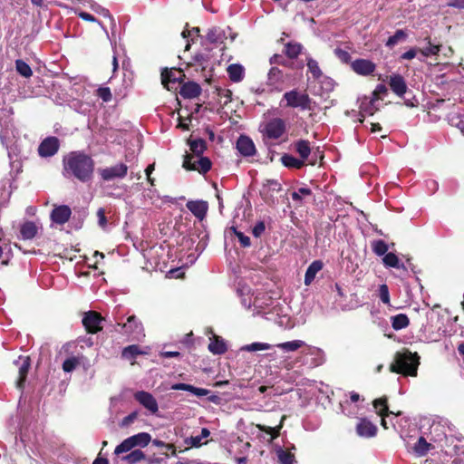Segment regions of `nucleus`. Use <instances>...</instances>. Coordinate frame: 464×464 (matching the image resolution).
Wrapping results in <instances>:
<instances>
[{"label":"nucleus","instance_id":"f257e3e1","mask_svg":"<svg viewBox=\"0 0 464 464\" xmlns=\"http://www.w3.org/2000/svg\"><path fill=\"white\" fill-rule=\"evenodd\" d=\"M94 165L92 158L85 152L71 151L63 159V176L82 183L89 182L93 177Z\"/></svg>","mask_w":464,"mask_h":464},{"label":"nucleus","instance_id":"f03ea898","mask_svg":"<svg viewBox=\"0 0 464 464\" xmlns=\"http://www.w3.org/2000/svg\"><path fill=\"white\" fill-rule=\"evenodd\" d=\"M419 365V356L409 351L397 353L394 362L391 364V372L404 375L416 376Z\"/></svg>","mask_w":464,"mask_h":464},{"label":"nucleus","instance_id":"7ed1b4c3","mask_svg":"<svg viewBox=\"0 0 464 464\" xmlns=\"http://www.w3.org/2000/svg\"><path fill=\"white\" fill-rule=\"evenodd\" d=\"M284 100L288 107L300 108L302 110L310 109L311 99L304 92H299L295 90L286 92L284 94Z\"/></svg>","mask_w":464,"mask_h":464},{"label":"nucleus","instance_id":"20e7f679","mask_svg":"<svg viewBox=\"0 0 464 464\" xmlns=\"http://www.w3.org/2000/svg\"><path fill=\"white\" fill-rule=\"evenodd\" d=\"M118 325L121 326L123 333L130 335L132 340L139 341L145 336L143 326L141 323L137 320L135 315L129 316L125 324H119Z\"/></svg>","mask_w":464,"mask_h":464},{"label":"nucleus","instance_id":"39448f33","mask_svg":"<svg viewBox=\"0 0 464 464\" xmlns=\"http://www.w3.org/2000/svg\"><path fill=\"white\" fill-rule=\"evenodd\" d=\"M265 136L271 140H276L285 131V122L282 119L275 118L266 123L264 127Z\"/></svg>","mask_w":464,"mask_h":464},{"label":"nucleus","instance_id":"423d86ee","mask_svg":"<svg viewBox=\"0 0 464 464\" xmlns=\"http://www.w3.org/2000/svg\"><path fill=\"white\" fill-rule=\"evenodd\" d=\"M127 171L128 167L123 163L99 169V173L104 181H110L114 179H121L126 176Z\"/></svg>","mask_w":464,"mask_h":464},{"label":"nucleus","instance_id":"0eeeda50","mask_svg":"<svg viewBox=\"0 0 464 464\" xmlns=\"http://www.w3.org/2000/svg\"><path fill=\"white\" fill-rule=\"evenodd\" d=\"M184 76L183 72L177 69L165 70L161 72V82L164 87L169 91L176 89V84L179 83V81Z\"/></svg>","mask_w":464,"mask_h":464},{"label":"nucleus","instance_id":"6e6552de","mask_svg":"<svg viewBox=\"0 0 464 464\" xmlns=\"http://www.w3.org/2000/svg\"><path fill=\"white\" fill-rule=\"evenodd\" d=\"M134 399L150 413L155 414L158 412V402L151 393L140 391L134 393Z\"/></svg>","mask_w":464,"mask_h":464},{"label":"nucleus","instance_id":"1a4fd4ad","mask_svg":"<svg viewBox=\"0 0 464 464\" xmlns=\"http://www.w3.org/2000/svg\"><path fill=\"white\" fill-rule=\"evenodd\" d=\"M103 318L96 312H89L82 318V324L89 333L95 334L102 329Z\"/></svg>","mask_w":464,"mask_h":464},{"label":"nucleus","instance_id":"9d476101","mask_svg":"<svg viewBox=\"0 0 464 464\" xmlns=\"http://www.w3.org/2000/svg\"><path fill=\"white\" fill-rule=\"evenodd\" d=\"M59 149V140L55 137H49L44 140L38 148V152L41 157H52Z\"/></svg>","mask_w":464,"mask_h":464},{"label":"nucleus","instance_id":"9b49d317","mask_svg":"<svg viewBox=\"0 0 464 464\" xmlns=\"http://www.w3.org/2000/svg\"><path fill=\"white\" fill-rule=\"evenodd\" d=\"M388 79L392 91L399 97H402L408 89L404 78L401 74L393 73L390 75Z\"/></svg>","mask_w":464,"mask_h":464},{"label":"nucleus","instance_id":"f8f14e48","mask_svg":"<svg viewBox=\"0 0 464 464\" xmlns=\"http://www.w3.org/2000/svg\"><path fill=\"white\" fill-rule=\"evenodd\" d=\"M351 66L356 73L363 76L372 74L376 68L372 62L366 59H357L352 63Z\"/></svg>","mask_w":464,"mask_h":464},{"label":"nucleus","instance_id":"ddd939ff","mask_svg":"<svg viewBox=\"0 0 464 464\" xmlns=\"http://www.w3.org/2000/svg\"><path fill=\"white\" fill-rule=\"evenodd\" d=\"M71 215V208L66 205H61L53 209L51 219L56 224L63 225L70 219Z\"/></svg>","mask_w":464,"mask_h":464},{"label":"nucleus","instance_id":"4468645a","mask_svg":"<svg viewBox=\"0 0 464 464\" xmlns=\"http://www.w3.org/2000/svg\"><path fill=\"white\" fill-rule=\"evenodd\" d=\"M237 149L245 157L256 154V147L253 140L246 136H240L237 141Z\"/></svg>","mask_w":464,"mask_h":464},{"label":"nucleus","instance_id":"2eb2a0df","mask_svg":"<svg viewBox=\"0 0 464 464\" xmlns=\"http://www.w3.org/2000/svg\"><path fill=\"white\" fill-rule=\"evenodd\" d=\"M14 363L18 367L19 378L16 382L18 388H22L24 382L27 377L28 371L30 368V358L28 356H20Z\"/></svg>","mask_w":464,"mask_h":464},{"label":"nucleus","instance_id":"dca6fc26","mask_svg":"<svg viewBox=\"0 0 464 464\" xmlns=\"http://www.w3.org/2000/svg\"><path fill=\"white\" fill-rule=\"evenodd\" d=\"M41 227L33 221H25L20 226V236L24 240H31L35 237Z\"/></svg>","mask_w":464,"mask_h":464},{"label":"nucleus","instance_id":"f3484780","mask_svg":"<svg viewBox=\"0 0 464 464\" xmlns=\"http://www.w3.org/2000/svg\"><path fill=\"white\" fill-rule=\"evenodd\" d=\"M356 431L361 437L370 438L375 436L377 428L371 421L363 419L357 424Z\"/></svg>","mask_w":464,"mask_h":464},{"label":"nucleus","instance_id":"a211bd4d","mask_svg":"<svg viewBox=\"0 0 464 464\" xmlns=\"http://www.w3.org/2000/svg\"><path fill=\"white\" fill-rule=\"evenodd\" d=\"M378 101L376 98L372 97H363L360 100V111L363 115H372L375 111L379 110Z\"/></svg>","mask_w":464,"mask_h":464},{"label":"nucleus","instance_id":"6ab92c4d","mask_svg":"<svg viewBox=\"0 0 464 464\" xmlns=\"http://www.w3.org/2000/svg\"><path fill=\"white\" fill-rule=\"evenodd\" d=\"M201 92L200 86L194 82H188L184 84H182L179 93L182 97L192 99L197 96H198Z\"/></svg>","mask_w":464,"mask_h":464},{"label":"nucleus","instance_id":"aec40b11","mask_svg":"<svg viewBox=\"0 0 464 464\" xmlns=\"http://www.w3.org/2000/svg\"><path fill=\"white\" fill-rule=\"evenodd\" d=\"M280 190L281 184L277 180L268 179L263 186L261 195L265 200L268 201L273 198L275 192H278Z\"/></svg>","mask_w":464,"mask_h":464},{"label":"nucleus","instance_id":"412c9836","mask_svg":"<svg viewBox=\"0 0 464 464\" xmlns=\"http://www.w3.org/2000/svg\"><path fill=\"white\" fill-rule=\"evenodd\" d=\"M209 435L210 431L207 428H203L200 435L188 437L185 439L184 443L190 448H198L207 444V441H203V440L208 438Z\"/></svg>","mask_w":464,"mask_h":464},{"label":"nucleus","instance_id":"4be33fe9","mask_svg":"<svg viewBox=\"0 0 464 464\" xmlns=\"http://www.w3.org/2000/svg\"><path fill=\"white\" fill-rule=\"evenodd\" d=\"M324 264L321 260H314L306 269L304 275V285H310L315 278L318 272L323 269Z\"/></svg>","mask_w":464,"mask_h":464},{"label":"nucleus","instance_id":"5701e85b","mask_svg":"<svg viewBox=\"0 0 464 464\" xmlns=\"http://www.w3.org/2000/svg\"><path fill=\"white\" fill-rule=\"evenodd\" d=\"M373 407L377 413L382 417V425L384 429H388L384 416L393 414V411H390L387 406V401L385 398L377 399L373 401Z\"/></svg>","mask_w":464,"mask_h":464},{"label":"nucleus","instance_id":"b1692460","mask_svg":"<svg viewBox=\"0 0 464 464\" xmlns=\"http://www.w3.org/2000/svg\"><path fill=\"white\" fill-rule=\"evenodd\" d=\"M208 350L214 354H223L227 352V347L225 341L219 336L213 334L210 338Z\"/></svg>","mask_w":464,"mask_h":464},{"label":"nucleus","instance_id":"393cba45","mask_svg":"<svg viewBox=\"0 0 464 464\" xmlns=\"http://www.w3.org/2000/svg\"><path fill=\"white\" fill-rule=\"evenodd\" d=\"M229 79L234 82H240L245 76V68L238 63H232L227 69Z\"/></svg>","mask_w":464,"mask_h":464},{"label":"nucleus","instance_id":"a878e982","mask_svg":"<svg viewBox=\"0 0 464 464\" xmlns=\"http://www.w3.org/2000/svg\"><path fill=\"white\" fill-rule=\"evenodd\" d=\"M187 208L199 218H202L208 210L207 203L204 201H188Z\"/></svg>","mask_w":464,"mask_h":464},{"label":"nucleus","instance_id":"bb28decb","mask_svg":"<svg viewBox=\"0 0 464 464\" xmlns=\"http://www.w3.org/2000/svg\"><path fill=\"white\" fill-rule=\"evenodd\" d=\"M172 390L177 391H187L190 392L191 393L195 394L196 396L201 397L206 396L208 393V391L202 388H197L190 384L187 383H176L171 386Z\"/></svg>","mask_w":464,"mask_h":464},{"label":"nucleus","instance_id":"cd10ccee","mask_svg":"<svg viewBox=\"0 0 464 464\" xmlns=\"http://www.w3.org/2000/svg\"><path fill=\"white\" fill-rule=\"evenodd\" d=\"M207 38L212 44H220L223 43L227 36L223 29L219 27H213L208 30Z\"/></svg>","mask_w":464,"mask_h":464},{"label":"nucleus","instance_id":"c85d7f7f","mask_svg":"<svg viewBox=\"0 0 464 464\" xmlns=\"http://www.w3.org/2000/svg\"><path fill=\"white\" fill-rule=\"evenodd\" d=\"M188 145L191 151L188 155L200 156L207 148L206 141L202 139L188 140Z\"/></svg>","mask_w":464,"mask_h":464},{"label":"nucleus","instance_id":"c756f323","mask_svg":"<svg viewBox=\"0 0 464 464\" xmlns=\"http://www.w3.org/2000/svg\"><path fill=\"white\" fill-rule=\"evenodd\" d=\"M382 262L386 267H393V268H401L405 269L404 265L400 261L398 256L393 253H387L383 258Z\"/></svg>","mask_w":464,"mask_h":464},{"label":"nucleus","instance_id":"7c9ffc66","mask_svg":"<svg viewBox=\"0 0 464 464\" xmlns=\"http://www.w3.org/2000/svg\"><path fill=\"white\" fill-rule=\"evenodd\" d=\"M295 150L303 160H307L311 153L310 143L307 140H300L295 144Z\"/></svg>","mask_w":464,"mask_h":464},{"label":"nucleus","instance_id":"2f4dec72","mask_svg":"<svg viewBox=\"0 0 464 464\" xmlns=\"http://www.w3.org/2000/svg\"><path fill=\"white\" fill-rule=\"evenodd\" d=\"M128 464H136L145 459V454L140 450H134L121 458Z\"/></svg>","mask_w":464,"mask_h":464},{"label":"nucleus","instance_id":"473e14b6","mask_svg":"<svg viewBox=\"0 0 464 464\" xmlns=\"http://www.w3.org/2000/svg\"><path fill=\"white\" fill-rule=\"evenodd\" d=\"M306 346L305 343L302 340H294L290 342L277 343L276 347L285 351V352H294L299 348Z\"/></svg>","mask_w":464,"mask_h":464},{"label":"nucleus","instance_id":"72a5a7b5","mask_svg":"<svg viewBox=\"0 0 464 464\" xmlns=\"http://www.w3.org/2000/svg\"><path fill=\"white\" fill-rule=\"evenodd\" d=\"M135 447L144 448L146 447L151 440V436L147 432H140L133 436H130Z\"/></svg>","mask_w":464,"mask_h":464},{"label":"nucleus","instance_id":"f704fd0d","mask_svg":"<svg viewBox=\"0 0 464 464\" xmlns=\"http://www.w3.org/2000/svg\"><path fill=\"white\" fill-rule=\"evenodd\" d=\"M82 356H70L63 363V370L65 372H71L82 362Z\"/></svg>","mask_w":464,"mask_h":464},{"label":"nucleus","instance_id":"c9c22d12","mask_svg":"<svg viewBox=\"0 0 464 464\" xmlns=\"http://www.w3.org/2000/svg\"><path fill=\"white\" fill-rule=\"evenodd\" d=\"M409 318L406 314H400L392 317V326L394 330H401L409 325Z\"/></svg>","mask_w":464,"mask_h":464},{"label":"nucleus","instance_id":"e433bc0d","mask_svg":"<svg viewBox=\"0 0 464 464\" xmlns=\"http://www.w3.org/2000/svg\"><path fill=\"white\" fill-rule=\"evenodd\" d=\"M282 163L288 168L301 169L304 165V160H298L292 155L285 154L281 158Z\"/></svg>","mask_w":464,"mask_h":464},{"label":"nucleus","instance_id":"4c0bfd02","mask_svg":"<svg viewBox=\"0 0 464 464\" xmlns=\"http://www.w3.org/2000/svg\"><path fill=\"white\" fill-rule=\"evenodd\" d=\"M134 448L136 447L130 437H129L115 448L114 454L119 456L121 454L134 450Z\"/></svg>","mask_w":464,"mask_h":464},{"label":"nucleus","instance_id":"58836bf2","mask_svg":"<svg viewBox=\"0 0 464 464\" xmlns=\"http://www.w3.org/2000/svg\"><path fill=\"white\" fill-rule=\"evenodd\" d=\"M430 444L426 441L423 437L419 438L413 447V450L418 456H424L430 450Z\"/></svg>","mask_w":464,"mask_h":464},{"label":"nucleus","instance_id":"ea45409f","mask_svg":"<svg viewBox=\"0 0 464 464\" xmlns=\"http://www.w3.org/2000/svg\"><path fill=\"white\" fill-rule=\"evenodd\" d=\"M283 72L276 67H272L268 72V84L276 86L282 82Z\"/></svg>","mask_w":464,"mask_h":464},{"label":"nucleus","instance_id":"a19ab883","mask_svg":"<svg viewBox=\"0 0 464 464\" xmlns=\"http://www.w3.org/2000/svg\"><path fill=\"white\" fill-rule=\"evenodd\" d=\"M307 355L315 356L314 365H320L324 362V352L320 348L314 346H307L306 351L304 352Z\"/></svg>","mask_w":464,"mask_h":464},{"label":"nucleus","instance_id":"79ce46f5","mask_svg":"<svg viewBox=\"0 0 464 464\" xmlns=\"http://www.w3.org/2000/svg\"><path fill=\"white\" fill-rule=\"evenodd\" d=\"M216 92L218 97V102L223 106L231 102L232 92L230 90L219 87L216 89Z\"/></svg>","mask_w":464,"mask_h":464},{"label":"nucleus","instance_id":"37998d69","mask_svg":"<svg viewBox=\"0 0 464 464\" xmlns=\"http://www.w3.org/2000/svg\"><path fill=\"white\" fill-rule=\"evenodd\" d=\"M406 37L407 34L403 30H397L392 36L389 37V39L386 42V46L392 48L400 42L404 41Z\"/></svg>","mask_w":464,"mask_h":464},{"label":"nucleus","instance_id":"c03bdc74","mask_svg":"<svg viewBox=\"0 0 464 464\" xmlns=\"http://www.w3.org/2000/svg\"><path fill=\"white\" fill-rule=\"evenodd\" d=\"M301 51L302 45L297 43H288L285 47V54L291 59L297 57Z\"/></svg>","mask_w":464,"mask_h":464},{"label":"nucleus","instance_id":"a18cd8bd","mask_svg":"<svg viewBox=\"0 0 464 464\" xmlns=\"http://www.w3.org/2000/svg\"><path fill=\"white\" fill-rule=\"evenodd\" d=\"M372 251L377 256H385L389 249L388 245L383 240H374L372 242Z\"/></svg>","mask_w":464,"mask_h":464},{"label":"nucleus","instance_id":"49530a36","mask_svg":"<svg viewBox=\"0 0 464 464\" xmlns=\"http://www.w3.org/2000/svg\"><path fill=\"white\" fill-rule=\"evenodd\" d=\"M272 347L271 344L266 343H253L250 344H246L241 348L242 351L246 352H256V351H264L268 350Z\"/></svg>","mask_w":464,"mask_h":464},{"label":"nucleus","instance_id":"de8ad7c7","mask_svg":"<svg viewBox=\"0 0 464 464\" xmlns=\"http://www.w3.org/2000/svg\"><path fill=\"white\" fill-rule=\"evenodd\" d=\"M201 158L200 156L197 155H186L184 161H183V167L188 170H195L196 166L198 164V159Z\"/></svg>","mask_w":464,"mask_h":464},{"label":"nucleus","instance_id":"09e8293b","mask_svg":"<svg viewBox=\"0 0 464 464\" xmlns=\"http://www.w3.org/2000/svg\"><path fill=\"white\" fill-rule=\"evenodd\" d=\"M17 72L24 77H30L32 75V70L30 66L22 60H17L15 63Z\"/></svg>","mask_w":464,"mask_h":464},{"label":"nucleus","instance_id":"8fccbe9b","mask_svg":"<svg viewBox=\"0 0 464 464\" xmlns=\"http://www.w3.org/2000/svg\"><path fill=\"white\" fill-rule=\"evenodd\" d=\"M307 67L314 78L318 79L322 76V72L319 68L318 63L315 60L309 58L307 60Z\"/></svg>","mask_w":464,"mask_h":464},{"label":"nucleus","instance_id":"3c124183","mask_svg":"<svg viewBox=\"0 0 464 464\" xmlns=\"http://www.w3.org/2000/svg\"><path fill=\"white\" fill-rule=\"evenodd\" d=\"M195 170H198L200 173H206L211 168V161L207 157H202L198 159V164L195 165Z\"/></svg>","mask_w":464,"mask_h":464},{"label":"nucleus","instance_id":"603ef678","mask_svg":"<svg viewBox=\"0 0 464 464\" xmlns=\"http://www.w3.org/2000/svg\"><path fill=\"white\" fill-rule=\"evenodd\" d=\"M277 457L281 464H293L294 455L283 450L277 451Z\"/></svg>","mask_w":464,"mask_h":464},{"label":"nucleus","instance_id":"864d4df0","mask_svg":"<svg viewBox=\"0 0 464 464\" xmlns=\"http://www.w3.org/2000/svg\"><path fill=\"white\" fill-rule=\"evenodd\" d=\"M419 51L420 52V53L423 56L428 57V56H430V55L437 54L440 52V45L431 44L429 42L428 46H426V47H424L422 49H420Z\"/></svg>","mask_w":464,"mask_h":464},{"label":"nucleus","instance_id":"5fc2aeb1","mask_svg":"<svg viewBox=\"0 0 464 464\" xmlns=\"http://www.w3.org/2000/svg\"><path fill=\"white\" fill-rule=\"evenodd\" d=\"M311 195V190L307 188H300L292 193V198L295 201H301L304 197Z\"/></svg>","mask_w":464,"mask_h":464},{"label":"nucleus","instance_id":"6e6d98bb","mask_svg":"<svg viewBox=\"0 0 464 464\" xmlns=\"http://www.w3.org/2000/svg\"><path fill=\"white\" fill-rule=\"evenodd\" d=\"M379 297L383 304H390V294L386 285H381L379 288Z\"/></svg>","mask_w":464,"mask_h":464},{"label":"nucleus","instance_id":"4d7b16f0","mask_svg":"<svg viewBox=\"0 0 464 464\" xmlns=\"http://www.w3.org/2000/svg\"><path fill=\"white\" fill-rule=\"evenodd\" d=\"M97 95L105 102L111 100V92L108 87H101L97 90Z\"/></svg>","mask_w":464,"mask_h":464},{"label":"nucleus","instance_id":"13d9d810","mask_svg":"<svg viewBox=\"0 0 464 464\" xmlns=\"http://www.w3.org/2000/svg\"><path fill=\"white\" fill-rule=\"evenodd\" d=\"M140 352L139 350V347L137 345H130L126 348H124L122 352V355L126 358H132L139 354Z\"/></svg>","mask_w":464,"mask_h":464},{"label":"nucleus","instance_id":"bf43d9fd","mask_svg":"<svg viewBox=\"0 0 464 464\" xmlns=\"http://www.w3.org/2000/svg\"><path fill=\"white\" fill-rule=\"evenodd\" d=\"M334 54L341 62L345 63H348L351 59L350 53L347 51L343 50L341 48H335Z\"/></svg>","mask_w":464,"mask_h":464},{"label":"nucleus","instance_id":"052dcab7","mask_svg":"<svg viewBox=\"0 0 464 464\" xmlns=\"http://www.w3.org/2000/svg\"><path fill=\"white\" fill-rule=\"evenodd\" d=\"M388 92V89L383 84H378L374 91L372 92V97L376 98V100L379 102L381 100L382 95H386Z\"/></svg>","mask_w":464,"mask_h":464},{"label":"nucleus","instance_id":"680f3d73","mask_svg":"<svg viewBox=\"0 0 464 464\" xmlns=\"http://www.w3.org/2000/svg\"><path fill=\"white\" fill-rule=\"evenodd\" d=\"M98 224L102 229H106L107 227V218L105 216V211L103 208H99L97 211Z\"/></svg>","mask_w":464,"mask_h":464},{"label":"nucleus","instance_id":"e2e57ef3","mask_svg":"<svg viewBox=\"0 0 464 464\" xmlns=\"http://www.w3.org/2000/svg\"><path fill=\"white\" fill-rule=\"evenodd\" d=\"M234 232H235V235L237 236V237L238 238L240 244L242 246L244 247H247L251 245V241H250V238L246 236H245L242 232L240 231H237L236 229H234Z\"/></svg>","mask_w":464,"mask_h":464},{"label":"nucleus","instance_id":"0e129e2a","mask_svg":"<svg viewBox=\"0 0 464 464\" xmlns=\"http://www.w3.org/2000/svg\"><path fill=\"white\" fill-rule=\"evenodd\" d=\"M451 121L464 134V114L452 118Z\"/></svg>","mask_w":464,"mask_h":464},{"label":"nucleus","instance_id":"69168bd1","mask_svg":"<svg viewBox=\"0 0 464 464\" xmlns=\"http://www.w3.org/2000/svg\"><path fill=\"white\" fill-rule=\"evenodd\" d=\"M137 415H138L137 412H131L130 414H129L128 416H126L122 419L121 425L122 427L129 426L130 424H131L134 421V420H136Z\"/></svg>","mask_w":464,"mask_h":464},{"label":"nucleus","instance_id":"338daca9","mask_svg":"<svg viewBox=\"0 0 464 464\" xmlns=\"http://www.w3.org/2000/svg\"><path fill=\"white\" fill-rule=\"evenodd\" d=\"M265 225L263 222H259L257 223L254 228H253V235L256 237H258L262 235V233L265 231Z\"/></svg>","mask_w":464,"mask_h":464},{"label":"nucleus","instance_id":"774afa93","mask_svg":"<svg viewBox=\"0 0 464 464\" xmlns=\"http://www.w3.org/2000/svg\"><path fill=\"white\" fill-rule=\"evenodd\" d=\"M449 6L464 9V0H450Z\"/></svg>","mask_w":464,"mask_h":464}]
</instances>
